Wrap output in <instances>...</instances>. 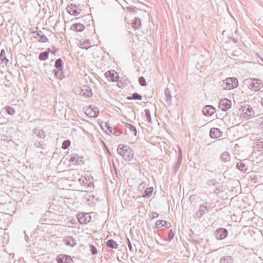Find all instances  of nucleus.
Returning a JSON list of instances; mask_svg holds the SVG:
<instances>
[{"instance_id": "1", "label": "nucleus", "mask_w": 263, "mask_h": 263, "mask_svg": "<svg viewBox=\"0 0 263 263\" xmlns=\"http://www.w3.org/2000/svg\"><path fill=\"white\" fill-rule=\"evenodd\" d=\"M117 152L126 161H130L133 158L134 153L133 150L127 145L119 144L118 146Z\"/></svg>"}, {"instance_id": "2", "label": "nucleus", "mask_w": 263, "mask_h": 263, "mask_svg": "<svg viewBox=\"0 0 263 263\" xmlns=\"http://www.w3.org/2000/svg\"><path fill=\"white\" fill-rule=\"evenodd\" d=\"M238 82L235 78H228L223 80L221 86L223 89H231L237 87Z\"/></svg>"}, {"instance_id": "3", "label": "nucleus", "mask_w": 263, "mask_h": 263, "mask_svg": "<svg viewBox=\"0 0 263 263\" xmlns=\"http://www.w3.org/2000/svg\"><path fill=\"white\" fill-rule=\"evenodd\" d=\"M211 208L210 203L207 202H204L202 205L200 206L199 211L195 214V217L200 219Z\"/></svg>"}, {"instance_id": "4", "label": "nucleus", "mask_w": 263, "mask_h": 263, "mask_svg": "<svg viewBox=\"0 0 263 263\" xmlns=\"http://www.w3.org/2000/svg\"><path fill=\"white\" fill-rule=\"evenodd\" d=\"M239 111H241L245 117L249 118L254 116V111L249 105H241Z\"/></svg>"}, {"instance_id": "5", "label": "nucleus", "mask_w": 263, "mask_h": 263, "mask_svg": "<svg viewBox=\"0 0 263 263\" xmlns=\"http://www.w3.org/2000/svg\"><path fill=\"white\" fill-rule=\"evenodd\" d=\"M231 104L230 100L224 98L219 101L218 107L222 111H227L231 107Z\"/></svg>"}, {"instance_id": "6", "label": "nucleus", "mask_w": 263, "mask_h": 263, "mask_svg": "<svg viewBox=\"0 0 263 263\" xmlns=\"http://www.w3.org/2000/svg\"><path fill=\"white\" fill-rule=\"evenodd\" d=\"M85 113L88 117L95 118L99 114V109L96 107H92L91 106H89L85 109Z\"/></svg>"}, {"instance_id": "7", "label": "nucleus", "mask_w": 263, "mask_h": 263, "mask_svg": "<svg viewBox=\"0 0 263 263\" xmlns=\"http://www.w3.org/2000/svg\"><path fill=\"white\" fill-rule=\"evenodd\" d=\"M228 234V231L224 228H219L215 232V237L217 240H222L226 238Z\"/></svg>"}, {"instance_id": "8", "label": "nucleus", "mask_w": 263, "mask_h": 263, "mask_svg": "<svg viewBox=\"0 0 263 263\" xmlns=\"http://www.w3.org/2000/svg\"><path fill=\"white\" fill-rule=\"evenodd\" d=\"M58 263H72L73 260L69 255L65 254H60L57 257Z\"/></svg>"}, {"instance_id": "9", "label": "nucleus", "mask_w": 263, "mask_h": 263, "mask_svg": "<svg viewBox=\"0 0 263 263\" xmlns=\"http://www.w3.org/2000/svg\"><path fill=\"white\" fill-rule=\"evenodd\" d=\"M251 81L252 82L250 85L252 89H253L254 91H259L263 87V84L260 79H253Z\"/></svg>"}, {"instance_id": "10", "label": "nucleus", "mask_w": 263, "mask_h": 263, "mask_svg": "<svg viewBox=\"0 0 263 263\" xmlns=\"http://www.w3.org/2000/svg\"><path fill=\"white\" fill-rule=\"evenodd\" d=\"M78 219L81 224H86L90 221L91 216L89 213H82L81 215H79Z\"/></svg>"}, {"instance_id": "11", "label": "nucleus", "mask_w": 263, "mask_h": 263, "mask_svg": "<svg viewBox=\"0 0 263 263\" xmlns=\"http://www.w3.org/2000/svg\"><path fill=\"white\" fill-rule=\"evenodd\" d=\"M105 75L108 80L112 82L119 81V76L117 72H114V71H107L105 72Z\"/></svg>"}, {"instance_id": "12", "label": "nucleus", "mask_w": 263, "mask_h": 263, "mask_svg": "<svg viewBox=\"0 0 263 263\" xmlns=\"http://www.w3.org/2000/svg\"><path fill=\"white\" fill-rule=\"evenodd\" d=\"M80 94L85 97H90L92 96V92L89 87L84 85L80 90Z\"/></svg>"}, {"instance_id": "13", "label": "nucleus", "mask_w": 263, "mask_h": 263, "mask_svg": "<svg viewBox=\"0 0 263 263\" xmlns=\"http://www.w3.org/2000/svg\"><path fill=\"white\" fill-rule=\"evenodd\" d=\"M215 111V108L211 105H206L202 109L203 114L205 116H211Z\"/></svg>"}, {"instance_id": "14", "label": "nucleus", "mask_w": 263, "mask_h": 263, "mask_svg": "<svg viewBox=\"0 0 263 263\" xmlns=\"http://www.w3.org/2000/svg\"><path fill=\"white\" fill-rule=\"evenodd\" d=\"M64 243L66 245L71 247L76 245V239L71 236H65L63 239Z\"/></svg>"}, {"instance_id": "15", "label": "nucleus", "mask_w": 263, "mask_h": 263, "mask_svg": "<svg viewBox=\"0 0 263 263\" xmlns=\"http://www.w3.org/2000/svg\"><path fill=\"white\" fill-rule=\"evenodd\" d=\"M67 10L70 15H77L80 13V12L78 11L79 9L76 5L72 4L68 6Z\"/></svg>"}, {"instance_id": "16", "label": "nucleus", "mask_w": 263, "mask_h": 263, "mask_svg": "<svg viewBox=\"0 0 263 263\" xmlns=\"http://www.w3.org/2000/svg\"><path fill=\"white\" fill-rule=\"evenodd\" d=\"M222 133L217 128H212L210 130V135L213 139H216L222 136Z\"/></svg>"}, {"instance_id": "17", "label": "nucleus", "mask_w": 263, "mask_h": 263, "mask_svg": "<svg viewBox=\"0 0 263 263\" xmlns=\"http://www.w3.org/2000/svg\"><path fill=\"white\" fill-rule=\"evenodd\" d=\"M162 227H165V228H169L171 227V224L170 222L164 220H157L155 223V227L156 228H160Z\"/></svg>"}, {"instance_id": "18", "label": "nucleus", "mask_w": 263, "mask_h": 263, "mask_svg": "<svg viewBox=\"0 0 263 263\" xmlns=\"http://www.w3.org/2000/svg\"><path fill=\"white\" fill-rule=\"evenodd\" d=\"M82 158V157H80L77 155H72L70 156L69 161L75 165H81V163L83 164Z\"/></svg>"}, {"instance_id": "19", "label": "nucleus", "mask_w": 263, "mask_h": 263, "mask_svg": "<svg viewBox=\"0 0 263 263\" xmlns=\"http://www.w3.org/2000/svg\"><path fill=\"white\" fill-rule=\"evenodd\" d=\"M33 133L37 137L41 139H44L46 137L45 133L42 129L35 128L34 129Z\"/></svg>"}, {"instance_id": "20", "label": "nucleus", "mask_w": 263, "mask_h": 263, "mask_svg": "<svg viewBox=\"0 0 263 263\" xmlns=\"http://www.w3.org/2000/svg\"><path fill=\"white\" fill-rule=\"evenodd\" d=\"M165 96V101L168 105L172 103V97L171 95V91L168 88H166L164 90Z\"/></svg>"}, {"instance_id": "21", "label": "nucleus", "mask_w": 263, "mask_h": 263, "mask_svg": "<svg viewBox=\"0 0 263 263\" xmlns=\"http://www.w3.org/2000/svg\"><path fill=\"white\" fill-rule=\"evenodd\" d=\"M84 28L83 25L80 23H76L72 25L71 29L76 32H81L84 29Z\"/></svg>"}, {"instance_id": "22", "label": "nucleus", "mask_w": 263, "mask_h": 263, "mask_svg": "<svg viewBox=\"0 0 263 263\" xmlns=\"http://www.w3.org/2000/svg\"><path fill=\"white\" fill-rule=\"evenodd\" d=\"M220 263H233L234 259L231 256L227 255L221 257Z\"/></svg>"}, {"instance_id": "23", "label": "nucleus", "mask_w": 263, "mask_h": 263, "mask_svg": "<svg viewBox=\"0 0 263 263\" xmlns=\"http://www.w3.org/2000/svg\"><path fill=\"white\" fill-rule=\"evenodd\" d=\"M78 181L82 186L85 187H89L91 186V182H89V183H88V180L85 177H82L80 178H79Z\"/></svg>"}, {"instance_id": "24", "label": "nucleus", "mask_w": 263, "mask_h": 263, "mask_svg": "<svg viewBox=\"0 0 263 263\" xmlns=\"http://www.w3.org/2000/svg\"><path fill=\"white\" fill-rule=\"evenodd\" d=\"M133 28H134L135 29H139L141 27V20L139 18L136 17L133 21V25H132Z\"/></svg>"}, {"instance_id": "25", "label": "nucleus", "mask_w": 263, "mask_h": 263, "mask_svg": "<svg viewBox=\"0 0 263 263\" xmlns=\"http://www.w3.org/2000/svg\"><path fill=\"white\" fill-rule=\"evenodd\" d=\"M90 44L91 43L89 40H86L84 41H80L79 46L82 48L88 49L91 46Z\"/></svg>"}, {"instance_id": "26", "label": "nucleus", "mask_w": 263, "mask_h": 263, "mask_svg": "<svg viewBox=\"0 0 263 263\" xmlns=\"http://www.w3.org/2000/svg\"><path fill=\"white\" fill-rule=\"evenodd\" d=\"M154 189L153 187H150L146 189L143 192L142 196L143 198H149L153 192Z\"/></svg>"}, {"instance_id": "27", "label": "nucleus", "mask_w": 263, "mask_h": 263, "mask_svg": "<svg viewBox=\"0 0 263 263\" xmlns=\"http://www.w3.org/2000/svg\"><path fill=\"white\" fill-rule=\"evenodd\" d=\"M220 159L224 162L229 161L231 159L230 155L227 152H223L220 156Z\"/></svg>"}, {"instance_id": "28", "label": "nucleus", "mask_w": 263, "mask_h": 263, "mask_svg": "<svg viewBox=\"0 0 263 263\" xmlns=\"http://www.w3.org/2000/svg\"><path fill=\"white\" fill-rule=\"evenodd\" d=\"M107 246L112 249H117L118 245L113 239H109L107 242Z\"/></svg>"}, {"instance_id": "29", "label": "nucleus", "mask_w": 263, "mask_h": 263, "mask_svg": "<svg viewBox=\"0 0 263 263\" xmlns=\"http://www.w3.org/2000/svg\"><path fill=\"white\" fill-rule=\"evenodd\" d=\"M48 54L49 51H48L41 52L39 55V59L41 61H45L48 58Z\"/></svg>"}, {"instance_id": "30", "label": "nucleus", "mask_w": 263, "mask_h": 263, "mask_svg": "<svg viewBox=\"0 0 263 263\" xmlns=\"http://www.w3.org/2000/svg\"><path fill=\"white\" fill-rule=\"evenodd\" d=\"M142 96L138 93H134L132 95V96L127 97V99H128V100H142Z\"/></svg>"}, {"instance_id": "31", "label": "nucleus", "mask_w": 263, "mask_h": 263, "mask_svg": "<svg viewBox=\"0 0 263 263\" xmlns=\"http://www.w3.org/2000/svg\"><path fill=\"white\" fill-rule=\"evenodd\" d=\"M125 125L127 127H128L129 129L130 132H132V133L133 134V135L134 136H136L137 129L134 126L131 125L130 124L128 123H126Z\"/></svg>"}, {"instance_id": "32", "label": "nucleus", "mask_w": 263, "mask_h": 263, "mask_svg": "<svg viewBox=\"0 0 263 263\" xmlns=\"http://www.w3.org/2000/svg\"><path fill=\"white\" fill-rule=\"evenodd\" d=\"M0 59L2 62L7 64L8 60L6 59V52L4 50H2L0 54Z\"/></svg>"}, {"instance_id": "33", "label": "nucleus", "mask_w": 263, "mask_h": 263, "mask_svg": "<svg viewBox=\"0 0 263 263\" xmlns=\"http://www.w3.org/2000/svg\"><path fill=\"white\" fill-rule=\"evenodd\" d=\"M55 67L58 69H62L63 62L61 58L57 59L55 62Z\"/></svg>"}, {"instance_id": "34", "label": "nucleus", "mask_w": 263, "mask_h": 263, "mask_svg": "<svg viewBox=\"0 0 263 263\" xmlns=\"http://www.w3.org/2000/svg\"><path fill=\"white\" fill-rule=\"evenodd\" d=\"M236 167L237 169L241 171H244L247 170V168L245 163L242 162H239L236 164Z\"/></svg>"}, {"instance_id": "35", "label": "nucleus", "mask_w": 263, "mask_h": 263, "mask_svg": "<svg viewBox=\"0 0 263 263\" xmlns=\"http://www.w3.org/2000/svg\"><path fill=\"white\" fill-rule=\"evenodd\" d=\"M144 112H145V116L146 117L147 121L149 123H151L152 122V118H151L150 110L148 109H145L144 110Z\"/></svg>"}, {"instance_id": "36", "label": "nucleus", "mask_w": 263, "mask_h": 263, "mask_svg": "<svg viewBox=\"0 0 263 263\" xmlns=\"http://www.w3.org/2000/svg\"><path fill=\"white\" fill-rule=\"evenodd\" d=\"M34 145L36 147V149L40 148V149H42L43 150L45 149V147H44L45 144H44V142H43V141L36 142L34 143Z\"/></svg>"}, {"instance_id": "37", "label": "nucleus", "mask_w": 263, "mask_h": 263, "mask_svg": "<svg viewBox=\"0 0 263 263\" xmlns=\"http://www.w3.org/2000/svg\"><path fill=\"white\" fill-rule=\"evenodd\" d=\"M127 243L128 248L131 252H136L137 251V248H136V246L134 245V247H133L132 245V243L130 241L129 238L127 237Z\"/></svg>"}, {"instance_id": "38", "label": "nucleus", "mask_w": 263, "mask_h": 263, "mask_svg": "<svg viewBox=\"0 0 263 263\" xmlns=\"http://www.w3.org/2000/svg\"><path fill=\"white\" fill-rule=\"evenodd\" d=\"M62 69H54L53 70V72H54V76L56 78H58V79H62L61 78V76H62Z\"/></svg>"}, {"instance_id": "39", "label": "nucleus", "mask_w": 263, "mask_h": 263, "mask_svg": "<svg viewBox=\"0 0 263 263\" xmlns=\"http://www.w3.org/2000/svg\"><path fill=\"white\" fill-rule=\"evenodd\" d=\"M70 145V141L68 140H64L62 143V148L66 149L68 148Z\"/></svg>"}, {"instance_id": "40", "label": "nucleus", "mask_w": 263, "mask_h": 263, "mask_svg": "<svg viewBox=\"0 0 263 263\" xmlns=\"http://www.w3.org/2000/svg\"><path fill=\"white\" fill-rule=\"evenodd\" d=\"M39 42L42 43H46L48 41V38L46 36V35L43 33L38 39L37 40Z\"/></svg>"}, {"instance_id": "41", "label": "nucleus", "mask_w": 263, "mask_h": 263, "mask_svg": "<svg viewBox=\"0 0 263 263\" xmlns=\"http://www.w3.org/2000/svg\"><path fill=\"white\" fill-rule=\"evenodd\" d=\"M138 81H139V84L141 86H146V80L143 77H139Z\"/></svg>"}, {"instance_id": "42", "label": "nucleus", "mask_w": 263, "mask_h": 263, "mask_svg": "<svg viewBox=\"0 0 263 263\" xmlns=\"http://www.w3.org/2000/svg\"><path fill=\"white\" fill-rule=\"evenodd\" d=\"M126 9L131 13H135L137 10V8L135 6L127 7Z\"/></svg>"}, {"instance_id": "43", "label": "nucleus", "mask_w": 263, "mask_h": 263, "mask_svg": "<svg viewBox=\"0 0 263 263\" xmlns=\"http://www.w3.org/2000/svg\"><path fill=\"white\" fill-rule=\"evenodd\" d=\"M90 248L91 252L92 254H96L98 253V251L96 248L92 245H90Z\"/></svg>"}, {"instance_id": "44", "label": "nucleus", "mask_w": 263, "mask_h": 263, "mask_svg": "<svg viewBox=\"0 0 263 263\" xmlns=\"http://www.w3.org/2000/svg\"><path fill=\"white\" fill-rule=\"evenodd\" d=\"M174 237V233L173 232V231L172 230H171L168 233V240L170 241L171 240H172L173 238Z\"/></svg>"}, {"instance_id": "45", "label": "nucleus", "mask_w": 263, "mask_h": 263, "mask_svg": "<svg viewBox=\"0 0 263 263\" xmlns=\"http://www.w3.org/2000/svg\"><path fill=\"white\" fill-rule=\"evenodd\" d=\"M36 153H40L41 155H44L46 153V149L44 150L40 148H37L36 149Z\"/></svg>"}, {"instance_id": "46", "label": "nucleus", "mask_w": 263, "mask_h": 263, "mask_svg": "<svg viewBox=\"0 0 263 263\" xmlns=\"http://www.w3.org/2000/svg\"><path fill=\"white\" fill-rule=\"evenodd\" d=\"M48 51L50 52L52 54H54L59 50V49L55 48V47H53L52 49L51 50H50V48H48Z\"/></svg>"}, {"instance_id": "47", "label": "nucleus", "mask_w": 263, "mask_h": 263, "mask_svg": "<svg viewBox=\"0 0 263 263\" xmlns=\"http://www.w3.org/2000/svg\"><path fill=\"white\" fill-rule=\"evenodd\" d=\"M43 34V33L42 31H38L36 33V36H34V37L36 39H38V38H39Z\"/></svg>"}, {"instance_id": "48", "label": "nucleus", "mask_w": 263, "mask_h": 263, "mask_svg": "<svg viewBox=\"0 0 263 263\" xmlns=\"http://www.w3.org/2000/svg\"><path fill=\"white\" fill-rule=\"evenodd\" d=\"M177 161H179V162H182V154L180 149H179V154L178 155Z\"/></svg>"}, {"instance_id": "49", "label": "nucleus", "mask_w": 263, "mask_h": 263, "mask_svg": "<svg viewBox=\"0 0 263 263\" xmlns=\"http://www.w3.org/2000/svg\"><path fill=\"white\" fill-rule=\"evenodd\" d=\"M107 128L109 130V132L110 133L115 135H116V136H118L119 135L118 134H116L115 133H114L113 132V130H115V129L112 128L111 127H110V126H107Z\"/></svg>"}, {"instance_id": "50", "label": "nucleus", "mask_w": 263, "mask_h": 263, "mask_svg": "<svg viewBox=\"0 0 263 263\" xmlns=\"http://www.w3.org/2000/svg\"><path fill=\"white\" fill-rule=\"evenodd\" d=\"M159 216V214L156 212H153L152 213V219L157 218Z\"/></svg>"}, {"instance_id": "51", "label": "nucleus", "mask_w": 263, "mask_h": 263, "mask_svg": "<svg viewBox=\"0 0 263 263\" xmlns=\"http://www.w3.org/2000/svg\"><path fill=\"white\" fill-rule=\"evenodd\" d=\"M145 185H146L145 182H141V183L139 184V187H139V189H142V188H143V187L145 186Z\"/></svg>"}, {"instance_id": "52", "label": "nucleus", "mask_w": 263, "mask_h": 263, "mask_svg": "<svg viewBox=\"0 0 263 263\" xmlns=\"http://www.w3.org/2000/svg\"><path fill=\"white\" fill-rule=\"evenodd\" d=\"M181 163V162H179V161H177V162L175 165V167L176 169L180 167Z\"/></svg>"}, {"instance_id": "53", "label": "nucleus", "mask_w": 263, "mask_h": 263, "mask_svg": "<svg viewBox=\"0 0 263 263\" xmlns=\"http://www.w3.org/2000/svg\"><path fill=\"white\" fill-rule=\"evenodd\" d=\"M10 109H11L10 107H8L7 108V109L8 110V112L10 114H13L14 112V111L13 110H10Z\"/></svg>"}, {"instance_id": "54", "label": "nucleus", "mask_w": 263, "mask_h": 263, "mask_svg": "<svg viewBox=\"0 0 263 263\" xmlns=\"http://www.w3.org/2000/svg\"><path fill=\"white\" fill-rule=\"evenodd\" d=\"M261 105L263 106V98H262V99L261 100Z\"/></svg>"}, {"instance_id": "55", "label": "nucleus", "mask_w": 263, "mask_h": 263, "mask_svg": "<svg viewBox=\"0 0 263 263\" xmlns=\"http://www.w3.org/2000/svg\"><path fill=\"white\" fill-rule=\"evenodd\" d=\"M261 60L263 62V58H261Z\"/></svg>"}, {"instance_id": "56", "label": "nucleus", "mask_w": 263, "mask_h": 263, "mask_svg": "<svg viewBox=\"0 0 263 263\" xmlns=\"http://www.w3.org/2000/svg\"><path fill=\"white\" fill-rule=\"evenodd\" d=\"M92 183L91 185H92V187H94V185H93V183Z\"/></svg>"}]
</instances>
